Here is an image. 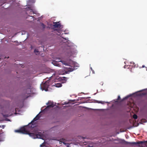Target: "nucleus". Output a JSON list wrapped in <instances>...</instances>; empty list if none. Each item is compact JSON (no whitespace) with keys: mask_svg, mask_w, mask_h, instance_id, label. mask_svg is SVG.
<instances>
[{"mask_svg":"<svg viewBox=\"0 0 147 147\" xmlns=\"http://www.w3.org/2000/svg\"><path fill=\"white\" fill-rule=\"evenodd\" d=\"M60 61V62H61L64 65H68V63L65 62V61Z\"/></svg>","mask_w":147,"mask_h":147,"instance_id":"13","label":"nucleus"},{"mask_svg":"<svg viewBox=\"0 0 147 147\" xmlns=\"http://www.w3.org/2000/svg\"><path fill=\"white\" fill-rule=\"evenodd\" d=\"M15 131L16 132L28 134L30 136L34 139L38 138L43 139V134L40 132H38L37 130H34L32 133H30L24 127H23L19 129L15 130Z\"/></svg>","mask_w":147,"mask_h":147,"instance_id":"1","label":"nucleus"},{"mask_svg":"<svg viewBox=\"0 0 147 147\" xmlns=\"http://www.w3.org/2000/svg\"><path fill=\"white\" fill-rule=\"evenodd\" d=\"M62 80H64L66 81L67 80L66 78L65 77H63V79H62Z\"/></svg>","mask_w":147,"mask_h":147,"instance_id":"18","label":"nucleus"},{"mask_svg":"<svg viewBox=\"0 0 147 147\" xmlns=\"http://www.w3.org/2000/svg\"><path fill=\"white\" fill-rule=\"evenodd\" d=\"M3 135L2 134V133L0 134V142H2L3 141Z\"/></svg>","mask_w":147,"mask_h":147,"instance_id":"11","label":"nucleus"},{"mask_svg":"<svg viewBox=\"0 0 147 147\" xmlns=\"http://www.w3.org/2000/svg\"><path fill=\"white\" fill-rule=\"evenodd\" d=\"M6 58V57H5L4 58H5H5Z\"/></svg>","mask_w":147,"mask_h":147,"instance_id":"25","label":"nucleus"},{"mask_svg":"<svg viewBox=\"0 0 147 147\" xmlns=\"http://www.w3.org/2000/svg\"><path fill=\"white\" fill-rule=\"evenodd\" d=\"M65 69L67 70V71L68 72H71L73 71L74 69V68H73L72 67H66L65 68Z\"/></svg>","mask_w":147,"mask_h":147,"instance_id":"8","label":"nucleus"},{"mask_svg":"<svg viewBox=\"0 0 147 147\" xmlns=\"http://www.w3.org/2000/svg\"><path fill=\"white\" fill-rule=\"evenodd\" d=\"M26 13H27L29 15H32V14L34 13L33 11L31 9L27 10Z\"/></svg>","mask_w":147,"mask_h":147,"instance_id":"9","label":"nucleus"},{"mask_svg":"<svg viewBox=\"0 0 147 147\" xmlns=\"http://www.w3.org/2000/svg\"><path fill=\"white\" fill-rule=\"evenodd\" d=\"M40 118V117L38 116V115H37L33 119V120L31 121V122L29 123L28 124V126H27L26 127H32V128H34V124H33L34 123V122L38 120ZM34 129V128H32V129Z\"/></svg>","mask_w":147,"mask_h":147,"instance_id":"2","label":"nucleus"},{"mask_svg":"<svg viewBox=\"0 0 147 147\" xmlns=\"http://www.w3.org/2000/svg\"><path fill=\"white\" fill-rule=\"evenodd\" d=\"M145 67V66L144 65H143L142 67L143 68V67Z\"/></svg>","mask_w":147,"mask_h":147,"instance_id":"20","label":"nucleus"},{"mask_svg":"<svg viewBox=\"0 0 147 147\" xmlns=\"http://www.w3.org/2000/svg\"><path fill=\"white\" fill-rule=\"evenodd\" d=\"M146 141H139L136 142H125V143L126 144H129L131 145H135V144H145L146 143Z\"/></svg>","mask_w":147,"mask_h":147,"instance_id":"3","label":"nucleus"},{"mask_svg":"<svg viewBox=\"0 0 147 147\" xmlns=\"http://www.w3.org/2000/svg\"><path fill=\"white\" fill-rule=\"evenodd\" d=\"M55 74L54 73V74L53 75H55Z\"/></svg>","mask_w":147,"mask_h":147,"instance_id":"24","label":"nucleus"},{"mask_svg":"<svg viewBox=\"0 0 147 147\" xmlns=\"http://www.w3.org/2000/svg\"><path fill=\"white\" fill-rule=\"evenodd\" d=\"M120 99V97L119 96H118L117 99V100H119Z\"/></svg>","mask_w":147,"mask_h":147,"instance_id":"19","label":"nucleus"},{"mask_svg":"<svg viewBox=\"0 0 147 147\" xmlns=\"http://www.w3.org/2000/svg\"><path fill=\"white\" fill-rule=\"evenodd\" d=\"M130 65H131L130 66H132L134 67H136V65L135 64V63L133 62H132L130 63Z\"/></svg>","mask_w":147,"mask_h":147,"instance_id":"12","label":"nucleus"},{"mask_svg":"<svg viewBox=\"0 0 147 147\" xmlns=\"http://www.w3.org/2000/svg\"><path fill=\"white\" fill-rule=\"evenodd\" d=\"M29 16V17H31L32 18H33V17H32V16Z\"/></svg>","mask_w":147,"mask_h":147,"instance_id":"21","label":"nucleus"},{"mask_svg":"<svg viewBox=\"0 0 147 147\" xmlns=\"http://www.w3.org/2000/svg\"><path fill=\"white\" fill-rule=\"evenodd\" d=\"M47 105H48L44 109V111H46L48 109L50 108H53L55 106L53 102L51 101H49L47 103Z\"/></svg>","mask_w":147,"mask_h":147,"instance_id":"4","label":"nucleus"},{"mask_svg":"<svg viewBox=\"0 0 147 147\" xmlns=\"http://www.w3.org/2000/svg\"><path fill=\"white\" fill-rule=\"evenodd\" d=\"M56 60H57V61H53L52 62V63L54 65L58 66L59 67H60V65L59 64L58 61H59V59H56Z\"/></svg>","mask_w":147,"mask_h":147,"instance_id":"5","label":"nucleus"},{"mask_svg":"<svg viewBox=\"0 0 147 147\" xmlns=\"http://www.w3.org/2000/svg\"><path fill=\"white\" fill-rule=\"evenodd\" d=\"M133 118L135 119H136L138 118V116L136 114H134L133 116Z\"/></svg>","mask_w":147,"mask_h":147,"instance_id":"15","label":"nucleus"},{"mask_svg":"<svg viewBox=\"0 0 147 147\" xmlns=\"http://www.w3.org/2000/svg\"><path fill=\"white\" fill-rule=\"evenodd\" d=\"M97 102L99 103H101L102 104H104L105 103V102L104 101H97Z\"/></svg>","mask_w":147,"mask_h":147,"instance_id":"14","label":"nucleus"},{"mask_svg":"<svg viewBox=\"0 0 147 147\" xmlns=\"http://www.w3.org/2000/svg\"><path fill=\"white\" fill-rule=\"evenodd\" d=\"M49 80H48L46 81L43 84V87L45 88H47L49 86Z\"/></svg>","mask_w":147,"mask_h":147,"instance_id":"6","label":"nucleus"},{"mask_svg":"<svg viewBox=\"0 0 147 147\" xmlns=\"http://www.w3.org/2000/svg\"><path fill=\"white\" fill-rule=\"evenodd\" d=\"M66 73L67 74V71H66Z\"/></svg>","mask_w":147,"mask_h":147,"instance_id":"23","label":"nucleus"},{"mask_svg":"<svg viewBox=\"0 0 147 147\" xmlns=\"http://www.w3.org/2000/svg\"><path fill=\"white\" fill-rule=\"evenodd\" d=\"M53 24H54L53 25V26L55 28H60L61 27V25L60 24H57V23L55 22H53Z\"/></svg>","mask_w":147,"mask_h":147,"instance_id":"7","label":"nucleus"},{"mask_svg":"<svg viewBox=\"0 0 147 147\" xmlns=\"http://www.w3.org/2000/svg\"><path fill=\"white\" fill-rule=\"evenodd\" d=\"M52 71L51 72H53L55 71V70H52Z\"/></svg>","mask_w":147,"mask_h":147,"instance_id":"22","label":"nucleus"},{"mask_svg":"<svg viewBox=\"0 0 147 147\" xmlns=\"http://www.w3.org/2000/svg\"><path fill=\"white\" fill-rule=\"evenodd\" d=\"M146 141V143H147V141Z\"/></svg>","mask_w":147,"mask_h":147,"instance_id":"27","label":"nucleus"},{"mask_svg":"<svg viewBox=\"0 0 147 147\" xmlns=\"http://www.w3.org/2000/svg\"><path fill=\"white\" fill-rule=\"evenodd\" d=\"M9 58V57H7V58Z\"/></svg>","mask_w":147,"mask_h":147,"instance_id":"26","label":"nucleus"},{"mask_svg":"<svg viewBox=\"0 0 147 147\" xmlns=\"http://www.w3.org/2000/svg\"><path fill=\"white\" fill-rule=\"evenodd\" d=\"M41 26L43 27V28H45V26L43 24H41Z\"/></svg>","mask_w":147,"mask_h":147,"instance_id":"16","label":"nucleus"},{"mask_svg":"<svg viewBox=\"0 0 147 147\" xmlns=\"http://www.w3.org/2000/svg\"><path fill=\"white\" fill-rule=\"evenodd\" d=\"M34 52L35 53H38L39 51H38L37 50L35 49L34 51Z\"/></svg>","mask_w":147,"mask_h":147,"instance_id":"17","label":"nucleus"},{"mask_svg":"<svg viewBox=\"0 0 147 147\" xmlns=\"http://www.w3.org/2000/svg\"><path fill=\"white\" fill-rule=\"evenodd\" d=\"M55 86L57 87H60L62 86V85L61 84L59 83H58L55 84Z\"/></svg>","mask_w":147,"mask_h":147,"instance_id":"10","label":"nucleus"}]
</instances>
